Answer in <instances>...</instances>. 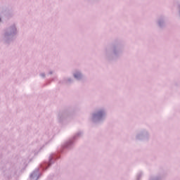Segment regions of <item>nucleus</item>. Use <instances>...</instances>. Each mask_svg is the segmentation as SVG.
<instances>
[{"mask_svg": "<svg viewBox=\"0 0 180 180\" xmlns=\"http://www.w3.org/2000/svg\"><path fill=\"white\" fill-rule=\"evenodd\" d=\"M75 78H79V77H81V74L80 73H77L75 75Z\"/></svg>", "mask_w": 180, "mask_h": 180, "instance_id": "obj_1", "label": "nucleus"}]
</instances>
